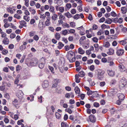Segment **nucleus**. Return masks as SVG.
Returning <instances> with one entry per match:
<instances>
[{"label": "nucleus", "mask_w": 127, "mask_h": 127, "mask_svg": "<svg viewBox=\"0 0 127 127\" xmlns=\"http://www.w3.org/2000/svg\"><path fill=\"white\" fill-rule=\"evenodd\" d=\"M117 96L119 99L121 101H123L125 98V96L123 94H118L117 95Z\"/></svg>", "instance_id": "10"}, {"label": "nucleus", "mask_w": 127, "mask_h": 127, "mask_svg": "<svg viewBox=\"0 0 127 127\" xmlns=\"http://www.w3.org/2000/svg\"><path fill=\"white\" fill-rule=\"evenodd\" d=\"M35 2L33 0H31L30 2V5L31 6H32L35 4Z\"/></svg>", "instance_id": "54"}, {"label": "nucleus", "mask_w": 127, "mask_h": 127, "mask_svg": "<svg viewBox=\"0 0 127 127\" xmlns=\"http://www.w3.org/2000/svg\"><path fill=\"white\" fill-rule=\"evenodd\" d=\"M41 62L40 63L39 65V67L41 69H42L44 67L45 63V60L43 58H42L41 59Z\"/></svg>", "instance_id": "7"}, {"label": "nucleus", "mask_w": 127, "mask_h": 127, "mask_svg": "<svg viewBox=\"0 0 127 127\" xmlns=\"http://www.w3.org/2000/svg\"><path fill=\"white\" fill-rule=\"evenodd\" d=\"M4 97L7 99H9L10 97L8 93H6L4 95Z\"/></svg>", "instance_id": "51"}, {"label": "nucleus", "mask_w": 127, "mask_h": 127, "mask_svg": "<svg viewBox=\"0 0 127 127\" xmlns=\"http://www.w3.org/2000/svg\"><path fill=\"white\" fill-rule=\"evenodd\" d=\"M94 106L96 107H97L99 106V104L97 102H95L94 103Z\"/></svg>", "instance_id": "64"}, {"label": "nucleus", "mask_w": 127, "mask_h": 127, "mask_svg": "<svg viewBox=\"0 0 127 127\" xmlns=\"http://www.w3.org/2000/svg\"><path fill=\"white\" fill-rule=\"evenodd\" d=\"M60 15L59 19H62L63 20H64L65 18L64 16L61 13H60Z\"/></svg>", "instance_id": "46"}, {"label": "nucleus", "mask_w": 127, "mask_h": 127, "mask_svg": "<svg viewBox=\"0 0 127 127\" xmlns=\"http://www.w3.org/2000/svg\"><path fill=\"white\" fill-rule=\"evenodd\" d=\"M89 119L91 122H94L95 121V118L93 115H91L89 116Z\"/></svg>", "instance_id": "19"}, {"label": "nucleus", "mask_w": 127, "mask_h": 127, "mask_svg": "<svg viewBox=\"0 0 127 127\" xmlns=\"http://www.w3.org/2000/svg\"><path fill=\"white\" fill-rule=\"evenodd\" d=\"M122 83L120 84L119 85L120 88H123L126 85V80H125L123 82V80H122L121 81Z\"/></svg>", "instance_id": "14"}, {"label": "nucleus", "mask_w": 127, "mask_h": 127, "mask_svg": "<svg viewBox=\"0 0 127 127\" xmlns=\"http://www.w3.org/2000/svg\"><path fill=\"white\" fill-rule=\"evenodd\" d=\"M62 26L64 28H69V25L66 23H64L62 25Z\"/></svg>", "instance_id": "41"}, {"label": "nucleus", "mask_w": 127, "mask_h": 127, "mask_svg": "<svg viewBox=\"0 0 127 127\" xmlns=\"http://www.w3.org/2000/svg\"><path fill=\"white\" fill-rule=\"evenodd\" d=\"M49 11L53 13H55V8L52 6H51L50 7Z\"/></svg>", "instance_id": "27"}, {"label": "nucleus", "mask_w": 127, "mask_h": 127, "mask_svg": "<svg viewBox=\"0 0 127 127\" xmlns=\"http://www.w3.org/2000/svg\"><path fill=\"white\" fill-rule=\"evenodd\" d=\"M17 124L18 125H21V127H23L24 126V124L22 123L21 122V121H20V120H19L18 121Z\"/></svg>", "instance_id": "61"}, {"label": "nucleus", "mask_w": 127, "mask_h": 127, "mask_svg": "<svg viewBox=\"0 0 127 127\" xmlns=\"http://www.w3.org/2000/svg\"><path fill=\"white\" fill-rule=\"evenodd\" d=\"M55 37L56 39L59 40L61 37V35L60 34L58 33H56L55 35Z\"/></svg>", "instance_id": "36"}, {"label": "nucleus", "mask_w": 127, "mask_h": 127, "mask_svg": "<svg viewBox=\"0 0 127 127\" xmlns=\"http://www.w3.org/2000/svg\"><path fill=\"white\" fill-rule=\"evenodd\" d=\"M124 52V50L123 49H117L116 51L117 55L118 56H121L122 55Z\"/></svg>", "instance_id": "6"}, {"label": "nucleus", "mask_w": 127, "mask_h": 127, "mask_svg": "<svg viewBox=\"0 0 127 127\" xmlns=\"http://www.w3.org/2000/svg\"><path fill=\"white\" fill-rule=\"evenodd\" d=\"M13 104L17 108H18L19 107V103L17 99H15L13 101Z\"/></svg>", "instance_id": "12"}, {"label": "nucleus", "mask_w": 127, "mask_h": 127, "mask_svg": "<svg viewBox=\"0 0 127 127\" xmlns=\"http://www.w3.org/2000/svg\"><path fill=\"white\" fill-rule=\"evenodd\" d=\"M16 36V35L15 34L12 33L10 35V37L11 38H13Z\"/></svg>", "instance_id": "62"}, {"label": "nucleus", "mask_w": 127, "mask_h": 127, "mask_svg": "<svg viewBox=\"0 0 127 127\" xmlns=\"http://www.w3.org/2000/svg\"><path fill=\"white\" fill-rule=\"evenodd\" d=\"M38 61L36 58H33L32 59V61L30 63V65L32 66L36 65L37 64Z\"/></svg>", "instance_id": "4"}, {"label": "nucleus", "mask_w": 127, "mask_h": 127, "mask_svg": "<svg viewBox=\"0 0 127 127\" xmlns=\"http://www.w3.org/2000/svg\"><path fill=\"white\" fill-rule=\"evenodd\" d=\"M55 116L56 118L58 119H60L61 118V115L58 112H56L55 113Z\"/></svg>", "instance_id": "39"}, {"label": "nucleus", "mask_w": 127, "mask_h": 127, "mask_svg": "<svg viewBox=\"0 0 127 127\" xmlns=\"http://www.w3.org/2000/svg\"><path fill=\"white\" fill-rule=\"evenodd\" d=\"M104 44V47L106 48L109 47L110 46V43L108 42H106Z\"/></svg>", "instance_id": "47"}, {"label": "nucleus", "mask_w": 127, "mask_h": 127, "mask_svg": "<svg viewBox=\"0 0 127 127\" xmlns=\"http://www.w3.org/2000/svg\"><path fill=\"white\" fill-rule=\"evenodd\" d=\"M55 7L57 11H59L61 13H63L64 11V8L63 6L59 7L58 6H56Z\"/></svg>", "instance_id": "3"}, {"label": "nucleus", "mask_w": 127, "mask_h": 127, "mask_svg": "<svg viewBox=\"0 0 127 127\" xmlns=\"http://www.w3.org/2000/svg\"><path fill=\"white\" fill-rule=\"evenodd\" d=\"M105 84V83L104 81L101 82H100L99 85L101 87H103L104 86Z\"/></svg>", "instance_id": "58"}, {"label": "nucleus", "mask_w": 127, "mask_h": 127, "mask_svg": "<svg viewBox=\"0 0 127 127\" xmlns=\"http://www.w3.org/2000/svg\"><path fill=\"white\" fill-rule=\"evenodd\" d=\"M23 93L21 90L18 91L16 93V95L20 99L23 96Z\"/></svg>", "instance_id": "5"}, {"label": "nucleus", "mask_w": 127, "mask_h": 127, "mask_svg": "<svg viewBox=\"0 0 127 127\" xmlns=\"http://www.w3.org/2000/svg\"><path fill=\"white\" fill-rule=\"evenodd\" d=\"M57 3L59 6L62 4V1L61 0H58L57 1Z\"/></svg>", "instance_id": "55"}, {"label": "nucleus", "mask_w": 127, "mask_h": 127, "mask_svg": "<svg viewBox=\"0 0 127 127\" xmlns=\"http://www.w3.org/2000/svg\"><path fill=\"white\" fill-rule=\"evenodd\" d=\"M23 18L24 20L27 22L29 21L30 20V17L28 16H24Z\"/></svg>", "instance_id": "38"}, {"label": "nucleus", "mask_w": 127, "mask_h": 127, "mask_svg": "<svg viewBox=\"0 0 127 127\" xmlns=\"http://www.w3.org/2000/svg\"><path fill=\"white\" fill-rule=\"evenodd\" d=\"M74 91L76 94H79L80 92L79 89L77 87H76L75 88Z\"/></svg>", "instance_id": "37"}, {"label": "nucleus", "mask_w": 127, "mask_h": 127, "mask_svg": "<svg viewBox=\"0 0 127 127\" xmlns=\"http://www.w3.org/2000/svg\"><path fill=\"white\" fill-rule=\"evenodd\" d=\"M73 53L72 52H69L66 55V57L69 60L72 57H73Z\"/></svg>", "instance_id": "13"}, {"label": "nucleus", "mask_w": 127, "mask_h": 127, "mask_svg": "<svg viewBox=\"0 0 127 127\" xmlns=\"http://www.w3.org/2000/svg\"><path fill=\"white\" fill-rule=\"evenodd\" d=\"M21 69V67L19 65L17 66L16 67V69L17 71L20 70Z\"/></svg>", "instance_id": "50"}, {"label": "nucleus", "mask_w": 127, "mask_h": 127, "mask_svg": "<svg viewBox=\"0 0 127 127\" xmlns=\"http://www.w3.org/2000/svg\"><path fill=\"white\" fill-rule=\"evenodd\" d=\"M48 86V81L45 80L44 81V83L42 85V87L43 88H46Z\"/></svg>", "instance_id": "18"}, {"label": "nucleus", "mask_w": 127, "mask_h": 127, "mask_svg": "<svg viewBox=\"0 0 127 127\" xmlns=\"http://www.w3.org/2000/svg\"><path fill=\"white\" fill-rule=\"evenodd\" d=\"M82 4L81 3L80 4V5L78 6L77 7V9L78 10L79 12H81L83 11V9L82 7Z\"/></svg>", "instance_id": "32"}, {"label": "nucleus", "mask_w": 127, "mask_h": 127, "mask_svg": "<svg viewBox=\"0 0 127 127\" xmlns=\"http://www.w3.org/2000/svg\"><path fill=\"white\" fill-rule=\"evenodd\" d=\"M121 10L123 14H125L126 13L127 11V9L126 7H124L121 8Z\"/></svg>", "instance_id": "21"}, {"label": "nucleus", "mask_w": 127, "mask_h": 127, "mask_svg": "<svg viewBox=\"0 0 127 127\" xmlns=\"http://www.w3.org/2000/svg\"><path fill=\"white\" fill-rule=\"evenodd\" d=\"M2 42L4 44H7L9 43V40L7 38H5L3 39Z\"/></svg>", "instance_id": "23"}, {"label": "nucleus", "mask_w": 127, "mask_h": 127, "mask_svg": "<svg viewBox=\"0 0 127 127\" xmlns=\"http://www.w3.org/2000/svg\"><path fill=\"white\" fill-rule=\"evenodd\" d=\"M85 52V51L84 50H83L80 47L78 48V53L79 54L81 55H82Z\"/></svg>", "instance_id": "20"}, {"label": "nucleus", "mask_w": 127, "mask_h": 127, "mask_svg": "<svg viewBox=\"0 0 127 127\" xmlns=\"http://www.w3.org/2000/svg\"><path fill=\"white\" fill-rule=\"evenodd\" d=\"M38 27L39 29L40 30H42L45 27L44 23V22L42 20H40L38 25Z\"/></svg>", "instance_id": "2"}, {"label": "nucleus", "mask_w": 127, "mask_h": 127, "mask_svg": "<svg viewBox=\"0 0 127 127\" xmlns=\"http://www.w3.org/2000/svg\"><path fill=\"white\" fill-rule=\"evenodd\" d=\"M84 75V72L82 71L80 72L79 73V76L80 77H83Z\"/></svg>", "instance_id": "44"}, {"label": "nucleus", "mask_w": 127, "mask_h": 127, "mask_svg": "<svg viewBox=\"0 0 127 127\" xmlns=\"http://www.w3.org/2000/svg\"><path fill=\"white\" fill-rule=\"evenodd\" d=\"M12 114H11V115H10V116L12 118H13L14 120H18V119L19 118V116L17 114H15L14 115V118L13 117V113H12Z\"/></svg>", "instance_id": "26"}, {"label": "nucleus", "mask_w": 127, "mask_h": 127, "mask_svg": "<svg viewBox=\"0 0 127 127\" xmlns=\"http://www.w3.org/2000/svg\"><path fill=\"white\" fill-rule=\"evenodd\" d=\"M14 17L15 18H16L18 19H19L21 17L18 14H15Z\"/></svg>", "instance_id": "60"}, {"label": "nucleus", "mask_w": 127, "mask_h": 127, "mask_svg": "<svg viewBox=\"0 0 127 127\" xmlns=\"http://www.w3.org/2000/svg\"><path fill=\"white\" fill-rule=\"evenodd\" d=\"M70 26L73 27H75V23L74 22H71L70 23Z\"/></svg>", "instance_id": "52"}, {"label": "nucleus", "mask_w": 127, "mask_h": 127, "mask_svg": "<svg viewBox=\"0 0 127 127\" xmlns=\"http://www.w3.org/2000/svg\"><path fill=\"white\" fill-rule=\"evenodd\" d=\"M1 37L2 38H7L6 37V33L4 32H1Z\"/></svg>", "instance_id": "42"}, {"label": "nucleus", "mask_w": 127, "mask_h": 127, "mask_svg": "<svg viewBox=\"0 0 127 127\" xmlns=\"http://www.w3.org/2000/svg\"><path fill=\"white\" fill-rule=\"evenodd\" d=\"M33 39L36 41H38L39 39V37L37 35H35L33 37Z\"/></svg>", "instance_id": "48"}, {"label": "nucleus", "mask_w": 127, "mask_h": 127, "mask_svg": "<svg viewBox=\"0 0 127 127\" xmlns=\"http://www.w3.org/2000/svg\"><path fill=\"white\" fill-rule=\"evenodd\" d=\"M73 18L76 20H77L80 18V15L79 14H76L73 17Z\"/></svg>", "instance_id": "43"}, {"label": "nucleus", "mask_w": 127, "mask_h": 127, "mask_svg": "<svg viewBox=\"0 0 127 127\" xmlns=\"http://www.w3.org/2000/svg\"><path fill=\"white\" fill-rule=\"evenodd\" d=\"M68 31L69 33H74L75 32V30L73 29H71L69 30H68Z\"/></svg>", "instance_id": "59"}, {"label": "nucleus", "mask_w": 127, "mask_h": 127, "mask_svg": "<svg viewBox=\"0 0 127 127\" xmlns=\"http://www.w3.org/2000/svg\"><path fill=\"white\" fill-rule=\"evenodd\" d=\"M65 110L66 111H67L70 114H71L72 112V111L69 108L66 109Z\"/></svg>", "instance_id": "63"}, {"label": "nucleus", "mask_w": 127, "mask_h": 127, "mask_svg": "<svg viewBox=\"0 0 127 127\" xmlns=\"http://www.w3.org/2000/svg\"><path fill=\"white\" fill-rule=\"evenodd\" d=\"M112 20L110 18H108L106 19L105 23H106L108 24H110L112 22Z\"/></svg>", "instance_id": "28"}, {"label": "nucleus", "mask_w": 127, "mask_h": 127, "mask_svg": "<svg viewBox=\"0 0 127 127\" xmlns=\"http://www.w3.org/2000/svg\"><path fill=\"white\" fill-rule=\"evenodd\" d=\"M52 19L53 21H55L57 20L58 19V15H57L54 13L52 17Z\"/></svg>", "instance_id": "17"}, {"label": "nucleus", "mask_w": 127, "mask_h": 127, "mask_svg": "<svg viewBox=\"0 0 127 127\" xmlns=\"http://www.w3.org/2000/svg\"><path fill=\"white\" fill-rule=\"evenodd\" d=\"M26 48V46H25L23 45H22L20 47V49L21 51H22L24 50V49H25Z\"/></svg>", "instance_id": "49"}, {"label": "nucleus", "mask_w": 127, "mask_h": 127, "mask_svg": "<svg viewBox=\"0 0 127 127\" xmlns=\"http://www.w3.org/2000/svg\"><path fill=\"white\" fill-rule=\"evenodd\" d=\"M38 14L40 15V18L43 19H45L46 17L45 15L40 10H38Z\"/></svg>", "instance_id": "11"}, {"label": "nucleus", "mask_w": 127, "mask_h": 127, "mask_svg": "<svg viewBox=\"0 0 127 127\" xmlns=\"http://www.w3.org/2000/svg\"><path fill=\"white\" fill-rule=\"evenodd\" d=\"M97 77L99 79H101L103 77V75L104 73V71L100 69L97 70Z\"/></svg>", "instance_id": "1"}, {"label": "nucleus", "mask_w": 127, "mask_h": 127, "mask_svg": "<svg viewBox=\"0 0 127 127\" xmlns=\"http://www.w3.org/2000/svg\"><path fill=\"white\" fill-rule=\"evenodd\" d=\"M29 11L31 12V13L32 14L34 15L35 14L36 11L34 9L30 7H29Z\"/></svg>", "instance_id": "24"}, {"label": "nucleus", "mask_w": 127, "mask_h": 127, "mask_svg": "<svg viewBox=\"0 0 127 127\" xmlns=\"http://www.w3.org/2000/svg\"><path fill=\"white\" fill-rule=\"evenodd\" d=\"M35 34V32L34 31L31 32L29 33V36L30 37L33 36Z\"/></svg>", "instance_id": "53"}, {"label": "nucleus", "mask_w": 127, "mask_h": 127, "mask_svg": "<svg viewBox=\"0 0 127 127\" xmlns=\"http://www.w3.org/2000/svg\"><path fill=\"white\" fill-rule=\"evenodd\" d=\"M123 19L122 18H120L119 19L116 18L114 19L113 21L115 23H119L121 24L123 22Z\"/></svg>", "instance_id": "9"}, {"label": "nucleus", "mask_w": 127, "mask_h": 127, "mask_svg": "<svg viewBox=\"0 0 127 127\" xmlns=\"http://www.w3.org/2000/svg\"><path fill=\"white\" fill-rule=\"evenodd\" d=\"M64 44L61 42H59L58 43V48L60 49H61L62 47L64 46Z\"/></svg>", "instance_id": "35"}, {"label": "nucleus", "mask_w": 127, "mask_h": 127, "mask_svg": "<svg viewBox=\"0 0 127 127\" xmlns=\"http://www.w3.org/2000/svg\"><path fill=\"white\" fill-rule=\"evenodd\" d=\"M92 39L93 42H95L97 43L98 42V39L96 37H95L93 38Z\"/></svg>", "instance_id": "57"}, {"label": "nucleus", "mask_w": 127, "mask_h": 127, "mask_svg": "<svg viewBox=\"0 0 127 127\" xmlns=\"http://www.w3.org/2000/svg\"><path fill=\"white\" fill-rule=\"evenodd\" d=\"M109 51L107 52V54L110 55L113 54L114 53V50L112 48H110L109 50Z\"/></svg>", "instance_id": "22"}, {"label": "nucleus", "mask_w": 127, "mask_h": 127, "mask_svg": "<svg viewBox=\"0 0 127 127\" xmlns=\"http://www.w3.org/2000/svg\"><path fill=\"white\" fill-rule=\"evenodd\" d=\"M86 39V37L85 36H83L81 37L79 40L80 43L82 44L83 43L84 40H85Z\"/></svg>", "instance_id": "25"}, {"label": "nucleus", "mask_w": 127, "mask_h": 127, "mask_svg": "<svg viewBox=\"0 0 127 127\" xmlns=\"http://www.w3.org/2000/svg\"><path fill=\"white\" fill-rule=\"evenodd\" d=\"M64 15L68 18H71L72 16V15L69 12H67L65 13L64 14Z\"/></svg>", "instance_id": "34"}, {"label": "nucleus", "mask_w": 127, "mask_h": 127, "mask_svg": "<svg viewBox=\"0 0 127 127\" xmlns=\"http://www.w3.org/2000/svg\"><path fill=\"white\" fill-rule=\"evenodd\" d=\"M107 72L108 75L110 76H113L114 75V72L112 70H107Z\"/></svg>", "instance_id": "15"}, {"label": "nucleus", "mask_w": 127, "mask_h": 127, "mask_svg": "<svg viewBox=\"0 0 127 127\" xmlns=\"http://www.w3.org/2000/svg\"><path fill=\"white\" fill-rule=\"evenodd\" d=\"M92 95L93 98L94 97H97L99 96V95L96 91L93 92L92 93Z\"/></svg>", "instance_id": "30"}, {"label": "nucleus", "mask_w": 127, "mask_h": 127, "mask_svg": "<svg viewBox=\"0 0 127 127\" xmlns=\"http://www.w3.org/2000/svg\"><path fill=\"white\" fill-rule=\"evenodd\" d=\"M66 6L67 8L70 9L71 7V5L70 3H67L66 5Z\"/></svg>", "instance_id": "56"}, {"label": "nucleus", "mask_w": 127, "mask_h": 127, "mask_svg": "<svg viewBox=\"0 0 127 127\" xmlns=\"http://www.w3.org/2000/svg\"><path fill=\"white\" fill-rule=\"evenodd\" d=\"M50 19L49 17H47V20L45 23V25L46 26H49L50 25Z\"/></svg>", "instance_id": "16"}, {"label": "nucleus", "mask_w": 127, "mask_h": 127, "mask_svg": "<svg viewBox=\"0 0 127 127\" xmlns=\"http://www.w3.org/2000/svg\"><path fill=\"white\" fill-rule=\"evenodd\" d=\"M101 28L103 29L106 28L109 29L110 28V27L108 25H106L104 24L102 25L101 26Z\"/></svg>", "instance_id": "33"}, {"label": "nucleus", "mask_w": 127, "mask_h": 127, "mask_svg": "<svg viewBox=\"0 0 127 127\" xmlns=\"http://www.w3.org/2000/svg\"><path fill=\"white\" fill-rule=\"evenodd\" d=\"M119 67L121 71L123 72L125 71V67L124 66L120 65L119 66Z\"/></svg>", "instance_id": "31"}, {"label": "nucleus", "mask_w": 127, "mask_h": 127, "mask_svg": "<svg viewBox=\"0 0 127 127\" xmlns=\"http://www.w3.org/2000/svg\"><path fill=\"white\" fill-rule=\"evenodd\" d=\"M62 32V34L64 35H65L67 34L68 33V31L67 30H65L63 31Z\"/></svg>", "instance_id": "45"}, {"label": "nucleus", "mask_w": 127, "mask_h": 127, "mask_svg": "<svg viewBox=\"0 0 127 127\" xmlns=\"http://www.w3.org/2000/svg\"><path fill=\"white\" fill-rule=\"evenodd\" d=\"M20 25L19 27L20 29L22 28L23 27H26V22L24 20H22L20 22Z\"/></svg>", "instance_id": "8"}, {"label": "nucleus", "mask_w": 127, "mask_h": 127, "mask_svg": "<svg viewBox=\"0 0 127 127\" xmlns=\"http://www.w3.org/2000/svg\"><path fill=\"white\" fill-rule=\"evenodd\" d=\"M76 82L77 83H79L80 82V79H79V77L78 75H76L75 76Z\"/></svg>", "instance_id": "40"}, {"label": "nucleus", "mask_w": 127, "mask_h": 127, "mask_svg": "<svg viewBox=\"0 0 127 127\" xmlns=\"http://www.w3.org/2000/svg\"><path fill=\"white\" fill-rule=\"evenodd\" d=\"M19 81V79H15V81H14V83L15 84H17V86H19V88L20 87H22V85L20 84H18V83Z\"/></svg>", "instance_id": "29"}]
</instances>
